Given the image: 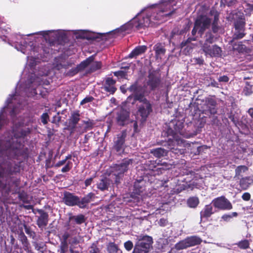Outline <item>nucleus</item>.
Wrapping results in <instances>:
<instances>
[{
    "label": "nucleus",
    "mask_w": 253,
    "mask_h": 253,
    "mask_svg": "<svg viewBox=\"0 0 253 253\" xmlns=\"http://www.w3.org/2000/svg\"><path fill=\"white\" fill-rule=\"evenodd\" d=\"M174 0H162L159 4H156V9L148 8L143 9L132 21L123 25L121 28L111 31L107 35L109 36L118 35L120 32L126 31L132 28L140 30L153 26L157 21H162L164 17L170 16L173 11Z\"/></svg>",
    "instance_id": "f257e3e1"
},
{
    "label": "nucleus",
    "mask_w": 253,
    "mask_h": 253,
    "mask_svg": "<svg viewBox=\"0 0 253 253\" xmlns=\"http://www.w3.org/2000/svg\"><path fill=\"white\" fill-rule=\"evenodd\" d=\"M141 89V86L138 85L137 83L133 84L128 88V90L134 94V101L138 100L142 103L139 107L137 115H139L141 117V121L142 122H144L151 111V106L143 95L139 94ZM132 98V96H129L127 98V102H130Z\"/></svg>",
    "instance_id": "f03ea898"
},
{
    "label": "nucleus",
    "mask_w": 253,
    "mask_h": 253,
    "mask_svg": "<svg viewBox=\"0 0 253 253\" xmlns=\"http://www.w3.org/2000/svg\"><path fill=\"white\" fill-rule=\"evenodd\" d=\"M174 130L172 132V139L171 138H169L168 141V146L169 150L172 151L174 153H182L183 152V150H181L179 148L176 147L175 148L176 145L177 146H180L181 145L183 144L185 145V142L183 141V139H181L180 136L185 137H190V135L187 134L183 129V124L180 121H177L175 124H174Z\"/></svg>",
    "instance_id": "7ed1b4c3"
},
{
    "label": "nucleus",
    "mask_w": 253,
    "mask_h": 253,
    "mask_svg": "<svg viewBox=\"0 0 253 253\" xmlns=\"http://www.w3.org/2000/svg\"><path fill=\"white\" fill-rule=\"evenodd\" d=\"M132 253H148L152 247L153 239L147 235L137 236Z\"/></svg>",
    "instance_id": "20e7f679"
},
{
    "label": "nucleus",
    "mask_w": 253,
    "mask_h": 253,
    "mask_svg": "<svg viewBox=\"0 0 253 253\" xmlns=\"http://www.w3.org/2000/svg\"><path fill=\"white\" fill-rule=\"evenodd\" d=\"M131 159H125L119 164H116L114 167V175L115 177V182H120V179L123 176V174L127 170L130 166L132 165Z\"/></svg>",
    "instance_id": "39448f33"
},
{
    "label": "nucleus",
    "mask_w": 253,
    "mask_h": 253,
    "mask_svg": "<svg viewBox=\"0 0 253 253\" xmlns=\"http://www.w3.org/2000/svg\"><path fill=\"white\" fill-rule=\"evenodd\" d=\"M211 21L206 16L201 15L198 17L193 29L192 31V35L194 36L197 31L201 35L203 34L204 32L208 29L211 25Z\"/></svg>",
    "instance_id": "423d86ee"
},
{
    "label": "nucleus",
    "mask_w": 253,
    "mask_h": 253,
    "mask_svg": "<svg viewBox=\"0 0 253 253\" xmlns=\"http://www.w3.org/2000/svg\"><path fill=\"white\" fill-rule=\"evenodd\" d=\"M233 18L235 19L234 26L235 32L233 35V39H240L243 38L245 36L244 27L245 24V20L243 16L240 13L234 16Z\"/></svg>",
    "instance_id": "0eeeda50"
},
{
    "label": "nucleus",
    "mask_w": 253,
    "mask_h": 253,
    "mask_svg": "<svg viewBox=\"0 0 253 253\" xmlns=\"http://www.w3.org/2000/svg\"><path fill=\"white\" fill-rule=\"evenodd\" d=\"M35 34L42 36L45 40H48L51 42L55 40H63L66 37L65 32L61 30L40 31Z\"/></svg>",
    "instance_id": "6e6552de"
},
{
    "label": "nucleus",
    "mask_w": 253,
    "mask_h": 253,
    "mask_svg": "<svg viewBox=\"0 0 253 253\" xmlns=\"http://www.w3.org/2000/svg\"><path fill=\"white\" fill-rule=\"evenodd\" d=\"M212 203L215 208L220 210H230L232 208L231 204L223 196L214 199Z\"/></svg>",
    "instance_id": "1a4fd4ad"
},
{
    "label": "nucleus",
    "mask_w": 253,
    "mask_h": 253,
    "mask_svg": "<svg viewBox=\"0 0 253 253\" xmlns=\"http://www.w3.org/2000/svg\"><path fill=\"white\" fill-rule=\"evenodd\" d=\"M202 48L206 55H209L211 57L217 56L220 55L221 50L220 48L216 45H208L207 43H204Z\"/></svg>",
    "instance_id": "9d476101"
},
{
    "label": "nucleus",
    "mask_w": 253,
    "mask_h": 253,
    "mask_svg": "<svg viewBox=\"0 0 253 253\" xmlns=\"http://www.w3.org/2000/svg\"><path fill=\"white\" fill-rule=\"evenodd\" d=\"M35 75H32L30 80V85H29L28 90L32 89L30 94H28L29 96H34L37 94L36 91V86L42 84V80L41 77H35Z\"/></svg>",
    "instance_id": "9b49d317"
},
{
    "label": "nucleus",
    "mask_w": 253,
    "mask_h": 253,
    "mask_svg": "<svg viewBox=\"0 0 253 253\" xmlns=\"http://www.w3.org/2000/svg\"><path fill=\"white\" fill-rule=\"evenodd\" d=\"M64 203L69 206H78L79 197L69 192L64 193L63 197Z\"/></svg>",
    "instance_id": "f8f14e48"
},
{
    "label": "nucleus",
    "mask_w": 253,
    "mask_h": 253,
    "mask_svg": "<svg viewBox=\"0 0 253 253\" xmlns=\"http://www.w3.org/2000/svg\"><path fill=\"white\" fill-rule=\"evenodd\" d=\"M126 136V132H123L118 135L117 140L115 142L114 148L119 154H121L124 151V144Z\"/></svg>",
    "instance_id": "ddd939ff"
},
{
    "label": "nucleus",
    "mask_w": 253,
    "mask_h": 253,
    "mask_svg": "<svg viewBox=\"0 0 253 253\" xmlns=\"http://www.w3.org/2000/svg\"><path fill=\"white\" fill-rule=\"evenodd\" d=\"M92 58L91 57H89L85 60L81 62V63L78 65L77 67L72 68L67 74L69 76H74L79 71L84 70L85 68L87 67V65L91 61Z\"/></svg>",
    "instance_id": "4468645a"
},
{
    "label": "nucleus",
    "mask_w": 253,
    "mask_h": 253,
    "mask_svg": "<svg viewBox=\"0 0 253 253\" xmlns=\"http://www.w3.org/2000/svg\"><path fill=\"white\" fill-rule=\"evenodd\" d=\"M22 42L20 41V42L15 41L14 42V44L12 45L14 46L15 48L18 51H20L24 54H29L28 52L30 49H32V45H27L25 42V41L23 42L24 44H22Z\"/></svg>",
    "instance_id": "2eb2a0df"
},
{
    "label": "nucleus",
    "mask_w": 253,
    "mask_h": 253,
    "mask_svg": "<svg viewBox=\"0 0 253 253\" xmlns=\"http://www.w3.org/2000/svg\"><path fill=\"white\" fill-rule=\"evenodd\" d=\"M129 117V113L127 111L122 109L118 113L117 121L119 125L123 126L127 121Z\"/></svg>",
    "instance_id": "dca6fc26"
},
{
    "label": "nucleus",
    "mask_w": 253,
    "mask_h": 253,
    "mask_svg": "<svg viewBox=\"0 0 253 253\" xmlns=\"http://www.w3.org/2000/svg\"><path fill=\"white\" fill-rule=\"evenodd\" d=\"M148 78L147 85L150 86L152 90H154L159 86L160 79L158 77L155 76L152 74H150L149 75Z\"/></svg>",
    "instance_id": "f3484780"
},
{
    "label": "nucleus",
    "mask_w": 253,
    "mask_h": 253,
    "mask_svg": "<svg viewBox=\"0 0 253 253\" xmlns=\"http://www.w3.org/2000/svg\"><path fill=\"white\" fill-rule=\"evenodd\" d=\"M95 195L92 193H89L81 200L79 198V202H78V206L80 208H85L87 205L91 201L92 199L94 197Z\"/></svg>",
    "instance_id": "a211bd4d"
},
{
    "label": "nucleus",
    "mask_w": 253,
    "mask_h": 253,
    "mask_svg": "<svg viewBox=\"0 0 253 253\" xmlns=\"http://www.w3.org/2000/svg\"><path fill=\"white\" fill-rule=\"evenodd\" d=\"M110 184V180L106 177L101 179L96 184L97 188L102 191L108 190Z\"/></svg>",
    "instance_id": "6ab92c4d"
},
{
    "label": "nucleus",
    "mask_w": 253,
    "mask_h": 253,
    "mask_svg": "<svg viewBox=\"0 0 253 253\" xmlns=\"http://www.w3.org/2000/svg\"><path fill=\"white\" fill-rule=\"evenodd\" d=\"M115 84V81L112 78L107 79L104 85L105 90L111 94H113L116 90V88L114 86Z\"/></svg>",
    "instance_id": "aec40b11"
},
{
    "label": "nucleus",
    "mask_w": 253,
    "mask_h": 253,
    "mask_svg": "<svg viewBox=\"0 0 253 253\" xmlns=\"http://www.w3.org/2000/svg\"><path fill=\"white\" fill-rule=\"evenodd\" d=\"M48 214L46 212H42L37 220V224L41 228H43L48 223Z\"/></svg>",
    "instance_id": "412c9836"
},
{
    "label": "nucleus",
    "mask_w": 253,
    "mask_h": 253,
    "mask_svg": "<svg viewBox=\"0 0 253 253\" xmlns=\"http://www.w3.org/2000/svg\"><path fill=\"white\" fill-rule=\"evenodd\" d=\"M147 49V46L145 45L138 46L134 49L129 54V58L136 57L137 56L144 53Z\"/></svg>",
    "instance_id": "4be33fe9"
},
{
    "label": "nucleus",
    "mask_w": 253,
    "mask_h": 253,
    "mask_svg": "<svg viewBox=\"0 0 253 253\" xmlns=\"http://www.w3.org/2000/svg\"><path fill=\"white\" fill-rule=\"evenodd\" d=\"M80 120V114L78 112H73L69 120V126L72 129H74Z\"/></svg>",
    "instance_id": "5701e85b"
},
{
    "label": "nucleus",
    "mask_w": 253,
    "mask_h": 253,
    "mask_svg": "<svg viewBox=\"0 0 253 253\" xmlns=\"http://www.w3.org/2000/svg\"><path fill=\"white\" fill-rule=\"evenodd\" d=\"M168 150L162 148L153 149L150 150V153L156 158H161L167 155Z\"/></svg>",
    "instance_id": "b1692460"
},
{
    "label": "nucleus",
    "mask_w": 253,
    "mask_h": 253,
    "mask_svg": "<svg viewBox=\"0 0 253 253\" xmlns=\"http://www.w3.org/2000/svg\"><path fill=\"white\" fill-rule=\"evenodd\" d=\"M154 50L155 51L156 57L157 58H162V57L164 55L166 50L164 46L161 43H157L154 46Z\"/></svg>",
    "instance_id": "393cba45"
},
{
    "label": "nucleus",
    "mask_w": 253,
    "mask_h": 253,
    "mask_svg": "<svg viewBox=\"0 0 253 253\" xmlns=\"http://www.w3.org/2000/svg\"><path fill=\"white\" fill-rule=\"evenodd\" d=\"M213 213L212 206L211 205H207L200 212L201 218H208Z\"/></svg>",
    "instance_id": "a878e982"
},
{
    "label": "nucleus",
    "mask_w": 253,
    "mask_h": 253,
    "mask_svg": "<svg viewBox=\"0 0 253 253\" xmlns=\"http://www.w3.org/2000/svg\"><path fill=\"white\" fill-rule=\"evenodd\" d=\"M253 183V179L251 177H246L240 180V185L241 187L244 189H247L250 185Z\"/></svg>",
    "instance_id": "bb28decb"
},
{
    "label": "nucleus",
    "mask_w": 253,
    "mask_h": 253,
    "mask_svg": "<svg viewBox=\"0 0 253 253\" xmlns=\"http://www.w3.org/2000/svg\"><path fill=\"white\" fill-rule=\"evenodd\" d=\"M186 240L188 242L189 247L200 244L201 242V240L196 236L187 238H186Z\"/></svg>",
    "instance_id": "cd10ccee"
},
{
    "label": "nucleus",
    "mask_w": 253,
    "mask_h": 253,
    "mask_svg": "<svg viewBox=\"0 0 253 253\" xmlns=\"http://www.w3.org/2000/svg\"><path fill=\"white\" fill-rule=\"evenodd\" d=\"M92 58L91 61L87 65L90 66V72L95 71L101 68V63L100 62H93V57L91 56Z\"/></svg>",
    "instance_id": "c85d7f7f"
},
{
    "label": "nucleus",
    "mask_w": 253,
    "mask_h": 253,
    "mask_svg": "<svg viewBox=\"0 0 253 253\" xmlns=\"http://www.w3.org/2000/svg\"><path fill=\"white\" fill-rule=\"evenodd\" d=\"M199 203V201L197 197H191L189 198L187 200V205L190 208H196L198 206Z\"/></svg>",
    "instance_id": "c756f323"
},
{
    "label": "nucleus",
    "mask_w": 253,
    "mask_h": 253,
    "mask_svg": "<svg viewBox=\"0 0 253 253\" xmlns=\"http://www.w3.org/2000/svg\"><path fill=\"white\" fill-rule=\"evenodd\" d=\"M70 221L74 220L76 223L81 224L85 221L84 216L83 214L77 216H71L69 217Z\"/></svg>",
    "instance_id": "7c9ffc66"
},
{
    "label": "nucleus",
    "mask_w": 253,
    "mask_h": 253,
    "mask_svg": "<svg viewBox=\"0 0 253 253\" xmlns=\"http://www.w3.org/2000/svg\"><path fill=\"white\" fill-rule=\"evenodd\" d=\"M107 250L109 253H122V251L113 243L109 244Z\"/></svg>",
    "instance_id": "2f4dec72"
},
{
    "label": "nucleus",
    "mask_w": 253,
    "mask_h": 253,
    "mask_svg": "<svg viewBox=\"0 0 253 253\" xmlns=\"http://www.w3.org/2000/svg\"><path fill=\"white\" fill-rule=\"evenodd\" d=\"M188 247H189V246L186 239L177 243L175 245V249L178 250L186 249Z\"/></svg>",
    "instance_id": "473e14b6"
},
{
    "label": "nucleus",
    "mask_w": 253,
    "mask_h": 253,
    "mask_svg": "<svg viewBox=\"0 0 253 253\" xmlns=\"http://www.w3.org/2000/svg\"><path fill=\"white\" fill-rule=\"evenodd\" d=\"M192 25V22L189 20H186L185 24H184V27L183 29L181 30L179 32L178 34L179 35H182L184 33H186L189 30L190 26Z\"/></svg>",
    "instance_id": "72a5a7b5"
},
{
    "label": "nucleus",
    "mask_w": 253,
    "mask_h": 253,
    "mask_svg": "<svg viewBox=\"0 0 253 253\" xmlns=\"http://www.w3.org/2000/svg\"><path fill=\"white\" fill-rule=\"evenodd\" d=\"M248 170V168L245 166H238L235 169V176H238L240 175L242 173L245 172Z\"/></svg>",
    "instance_id": "f704fd0d"
},
{
    "label": "nucleus",
    "mask_w": 253,
    "mask_h": 253,
    "mask_svg": "<svg viewBox=\"0 0 253 253\" xmlns=\"http://www.w3.org/2000/svg\"><path fill=\"white\" fill-rule=\"evenodd\" d=\"M243 92L245 95H250L253 93L252 85L250 84L248 82L246 83V86H245Z\"/></svg>",
    "instance_id": "c9c22d12"
},
{
    "label": "nucleus",
    "mask_w": 253,
    "mask_h": 253,
    "mask_svg": "<svg viewBox=\"0 0 253 253\" xmlns=\"http://www.w3.org/2000/svg\"><path fill=\"white\" fill-rule=\"evenodd\" d=\"M89 253H101L100 249L97 247V244L93 243L89 248Z\"/></svg>",
    "instance_id": "e433bc0d"
},
{
    "label": "nucleus",
    "mask_w": 253,
    "mask_h": 253,
    "mask_svg": "<svg viewBox=\"0 0 253 253\" xmlns=\"http://www.w3.org/2000/svg\"><path fill=\"white\" fill-rule=\"evenodd\" d=\"M238 246L241 249H246L249 247V242L248 240H244L239 242Z\"/></svg>",
    "instance_id": "4c0bfd02"
},
{
    "label": "nucleus",
    "mask_w": 253,
    "mask_h": 253,
    "mask_svg": "<svg viewBox=\"0 0 253 253\" xmlns=\"http://www.w3.org/2000/svg\"><path fill=\"white\" fill-rule=\"evenodd\" d=\"M72 163L70 161H68L65 166L61 169V171L63 173L69 171L72 168Z\"/></svg>",
    "instance_id": "58836bf2"
},
{
    "label": "nucleus",
    "mask_w": 253,
    "mask_h": 253,
    "mask_svg": "<svg viewBox=\"0 0 253 253\" xmlns=\"http://www.w3.org/2000/svg\"><path fill=\"white\" fill-rule=\"evenodd\" d=\"M213 42V36L210 33H208L206 36V40L204 43H207L208 45H210Z\"/></svg>",
    "instance_id": "ea45409f"
},
{
    "label": "nucleus",
    "mask_w": 253,
    "mask_h": 253,
    "mask_svg": "<svg viewBox=\"0 0 253 253\" xmlns=\"http://www.w3.org/2000/svg\"><path fill=\"white\" fill-rule=\"evenodd\" d=\"M245 12L247 14H251L253 13V5L246 3Z\"/></svg>",
    "instance_id": "a19ab883"
},
{
    "label": "nucleus",
    "mask_w": 253,
    "mask_h": 253,
    "mask_svg": "<svg viewBox=\"0 0 253 253\" xmlns=\"http://www.w3.org/2000/svg\"><path fill=\"white\" fill-rule=\"evenodd\" d=\"M218 20V17L217 16L215 15L214 16V20L212 23V31L214 33H215L218 30V26H217V21Z\"/></svg>",
    "instance_id": "79ce46f5"
},
{
    "label": "nucleus",
    "mask_w": 253,
    "mask_h": 253,
    "mask_svg": "<svg viewBox=\"0 0 253 253\" xmlns=\"http://www.w3.org/2000/svg\"><path fill=\"white\" fill-rule=\"evenodd\" d=\"M124 247L127 251H130L133 248V243L130 241L125 243Z\"/></svg>",
    "instance_id": "37998d69"
},
{
    "label": "nucleus",
    "mask_w": 253,
    "mask_h": 253,
    "mask_svg": "<svg viewBox=\"0 0 253 253\" xmlns=\"http://www.w3.org/2000/svg\"><path fill=\"white\" fill-rule=\"evenodd\" d=\"M114 75L118 77L125 78L126 76V73L123 71H119L114 72Z\"/></svg>",
    "instance_id": "c03bdc74"
},
{
    "label": "nucleus",
    "mask_w": 253,
    "mask_h": 253,
    "mask_svg": "<svg viewBox=\"0 0 253 253\" xmlns=\"http://www.w3.org/2000/svg\"><path fill=\"white\" fill-rule=\"evenodd\" d=\"M48 119V115L47 113H44L42 116V122L43 124H46L47 123Z\"/></svg>",
    "instance_id": "a18cd8bd"
},
{
    "label": "nucleus",
    "mask_w": 253,
    "mask_h": 253,
    "mask_svg": "<svg viewBox=\"0 0 253 253\" xmlns=\"http://www.w3.org/2000/svg\"><path fill=\"white\" fill-rule=\"evenodd\" d=\"M93 100V97H89L84 98L81 102V104L83 105L86 103L90 102Z\"/></svg>",
    "instance_id": "49530a36"
},
{
    "label": "nucleus",
    "mask_w": 253,
    "mask_h": 253,
    "mask_svg": "<svg viewBox=\"0 0 253 253\" xmlns=\"http://www.w3.org/2000/svg\"><path fill=\"white\" fill-rule=\"evenodd\" d=\"M67 162L66 161V160L64 159L63 160L59 161L58 163H57L55 165V167L56 168H58L61 167V166H63L64 165H65Z\"/></svg>",
    "instance_id": "de8ad7c7"
},
{
    "label": "nucleus",
    "mask_w": 253,
    "mask_h": 253,
    "mask_svg": "<svg viewBox=\"0 0 253 253\" xmlns=\"http://www.w3.org/2000/svg\"><path fill=\"white\" fill-rule=\"evenodd\" d=\"M251 198V195L249 193H245L242 195V198L245 201H248Z\"/></svg>",
    "instance_id": "09e8293b"
},
{
    "label": "nucleus",
    "mask_w": 253,
    "mask_h": 253,
    "mask_svg": "<svg viewBox=\"0 0 253 253\" xmlns=\"http://www.w3.org/2000/svg\"><path fill=\"white\" fill-rule=\"evenodd\" d=\"M228 80L229 79L226 76H223L218 78L219 82H227Z\"/></svg>",
    "instance_id": "8fccbe9b"
},
{
    "label": "nucleus",
    "mask_w": 253,
    "mask_h": 253,
    "mask_svg": "<svg viewBox=\"0 0 253 253\" xmlns=\"http://www.w3.org/2000/svg\"><path fill=\"white\" fill-rule=\"evenodd\" d=\"M196 40V38H189L187 39V41L185 42H182L181 43V45L182 46H185L187 44V42H191L192 41H195Z\"/></svg>",
    "instance_id": "3c124183"
},
{
    "label": "nucleus",
    "mask_w": 253,
    "mask_h": 253,
    "mask_svg": "<svg viewBox=\"0 0 253 253\" xmlns=\"http://www.w3.org/2000/svg\"><path fill=\"white\" fill-rule=\"evenodd\" d=\"M232 217V216L230 214H224L222 216V218L225 220V221H228Z\"/></svg>",
    "instance_id": "603ef678"
},
{
    "label": "nucleus",
    "mask_w": 253,
    "mask_h": 253,
    "mask_svg": "<svg viewBox=\"0 0 253 253\" xmlns=\"http://www.w3.org/2000/svg\"><path fill=\"white\" fill-rule=\"evenodd\" d=\"M61 120V117L58 116H55L53 117L52 122L55 124L58 123Z\"/></svg>",
    "instance_id": "864d4df0"
},
{
    "label": "nucleus",
    "mask_w": 253,
    "mask_h": 253,
    "mask_svg": "<svg viewBox=\"0 0 253 253\" xmlns=\"http://www.w3.org/2000/svg\"><path fill=\"white\" fill-rule=\"evenodd\" d=\"M18 110H19L17 107H15L14 108H13V109L12 110V111L10 113L11 116L12 118L14 117L15 115L17 114Z\"/></svg>",
    "instance_id": "5fc2aeb1"
},
{
    "label": "nucleus",
    "mask_w": 253,
    "mask_h": 253,
    "mask_svg": "<svg viewBox=\"0 0 253 253\" xmlns=\"http://www.w3.org/2000/svg\"><path fill=\"white\" fill-rule=\"evenodd\" d=\"M92 178H89L88 179H86L85 181V185L86 186H88L91 184V183L92 182Z\"/></svg>",
    "instance_id": "6e6d98bb"
},
{
    "label": "nucleus",
    "mask_w": 253,
    "mask_h": 253,
    "mask_svg": "<svg viewBox=\"0 0 253 253\" xmlns=\"http://www.w3.org/2000/svg\"><path fill=\"white\" fill-rule=\"evenodd\" d=\"M167 222V220L162 218L160 220L159 223L161 226H165Z\"/></svg>",
    "instance_id": "4d7b16f0"
},
{
    "label": "nucleus",
    "mask_w": 253,
    "mask_h": 253,
    "mask_svg": "<svg viewBox=\"0 0 253 253\" xmlns=\"http://www.w3.org/2000/svg\"><path fill=\"white\" fill-rule=\"evenodd\" d=\"M84 122L86 125L87 127H92L93 123L90 121H84Z\"/></svg>",
    "instance_id": "13d9d810"
},
{
    "label": "nucleus",
    "mask_w": 253,
    "mask_h": 253,
    "mask_svg": "<svg viewBox=\"0 0 253 253\" xmlns=\"http://www.w3.org/2000/svg\"><path fill=\"white\" fill-rule=\"evenodd\" d=\"M26 119L27 120V121L24 120V121H23L21 122H18V123L19 124V126L24 125H27V124L28 123V121H30V119Z\"/></svg>",
    "instance_id": "bf43d9fd"
},
{
    "label": "nucleus",
    "mask_w": 253,
    "mask_h": 253,
    "mask_svg": "<svg viewBox=\"0 0 253 253\" xmlns=\"http://www.w3.org/2000/svg\"><path fill=\"white\" fill-rule=\"evenodd\" d=\"M196 60L197 63H198L199 64H202L203 63V60H202V59H200V58L196 59Z\"/></svg>",
    "instance_id": "052dcab7"
},
{
    "label": "nucleus",
    "mask_w": 253,
    "mask_h": 253,
    "mask_svg": "<svg viewBox=\"0 0 253 253\" xmlns=\"http://www.w3.org/2000/svg\"><path fill=\"white\" fill-rule=\"evenodd\" d=\"M248 113H249V114L251 116H253V108H250V109H249Z\"/></svg>",
    "instance_id": "680f3d73"
},
{
    "label": "nucleus",
    "mask_w": 253,
    "mask_h": 253,
    "mask_svg": "<svg viewBox=\"0 0 253 253\" xmlns=\"http://www.w3.org/2000/svg\"><path fill=\"white\" fill-rule=\"evenodd\" d=\"M71 157H72V156L71 155H68V156H67L65 159V160H66V161L67 162H68V161H70L69 160H70L71 159Z\"/></svg>",
    "instance_id": "e2e57ef3"
},
{
    "label": "nucleus",
    "mask_w": 253,
    "mask_h": 253,
    "mask_svg": "<svg viewBox=\"0 0 253 253\" xmlns=\"http://www.w3.org/2000/svg\"><path fill=\"white\" fill-rule=\"evenodd\" d=\"M63 239L65 241H66L68 238L69 237V234L66 233V234H64V235L63 236Z\"/></svg>",
    "instance_id": "0e129e2a"
},
{
    "label": "nucleus",
    "mask_w": 253,
    "mask_h": 253,
    "mask_svg": "<svg viewBox=\"0 0 253 253\" xmlns=\"http://www.w3.org/2000/svg\"><path fill=\"white\" fill-rule=\"evenodd\" d=\"M11 96L10 95V97L8 98V99H7V100L6 101V103L8 105L11 101Z\"/></svg>",
    "instance_id": "69168bd1"
},
{
    "label": "nucleus",
    "mask_w": 253,
    "mask_h": 253,
    "mask_svg": "<svg viewBox=\"0 0 253 253\" xmlns=\"http://www.w3.org/2000/svg\"><path fill=\"white\" fill-rule=\"evenodd\" d=\"M120 89L121 90V91L123 92V93H125L126 92V89H125V88L123 87V86H121L120 87Z\"/></svg>",
    "instance_id": "338daca9"
},
{
    "label": "nucleus",
    "mask_w": 253,
    "mask_h": 253,
    "mask_svg": "<svg viewBox=\"0 0 253 253\" xmlns=\"http://www.w3.org/2000/svg\"><path fill=\"white\" fill-rule=\"evenodd\" d=\"M231 215L232 216V217L236 216L237 215V212H233Z\"/></svg>",
    "instance_id": "774afa93"
}]
</instances>
